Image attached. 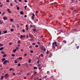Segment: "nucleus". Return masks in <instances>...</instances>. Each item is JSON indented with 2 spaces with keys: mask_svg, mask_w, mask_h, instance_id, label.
Returning a JSON list of instances; mask_svg holds the SVG:
<instances>
[{
  "mask_svg": "<svg viewBox=\"0 0 80 80\" xmlns=\"http://www.w3.org/2000/svg\"><path fill=\"white\" fill-rule=\"evenodd\" d=\"M63 42L64 43H67V41L65 40H63Z\"/></svg>",
  "mask_w": 80,
  "mask_h": 80,
  "instance_id": "obj_22",
  "label": "nucleus"
},
{
  "mask_svg": "<svg viewBox=\"0 0 80 80\" xmlns=\"http://www.w3.org/2000/svg\"><path fill=\"white\" fill-rule=\"evenodd\" d=\"M20 65H21V64L20 63H19L18 64V66L19 67V66H20Z\"/></svg>",
  "mask_w": 80,
  "mask_h": 80,
  "instance_id": "obj_33",
  "label": "nucleus"
},
{
  "mask_svg": "<svg viewBox=\"0 0 80 80\" xmlns=\"http://www.w3.org/2000/svg\"><path fill=\"white\" fill-rule=\"evenodd\" d=\"M36 14H38V11H36Z\"/></svg>",
  "mask_w": 80,
  "mask_h": 80,
  "instance_id": "obj_63",
  "label": "nucleus"
},
{
  "mask_svg": "<svg viewBox=\"0 0 80 80\" xmlns=\"http://www.w3.org/2000/svg\"><path fill=\"white\" fill-rule=\"evenodd\" d=\"M7 10H8V13H10V14H11L12 13L10 9L7 8Z\"/></svg>",
  "mask_w": 80,
  "mask_h": 80,
  "instance_id": "obj_7",
  "label": "nucleus"
},
{
  "mask_svg": "<svg viewBox=\"0 0 80 80\" xmlns=\"http://www.w3.org/2000/svg\"><path fill=\"white\" fill-rule=\"evenodd\" d=\"M3 6V4H1V5H0V8H2V6Z\"/></svg>",
  "mask_w": 80,
  "mask_h": 80,
  "instance_id": "obj_34",
  "label": "nucleus"
},
{
  "mask_svg": "<svg viewBox=\"0 0 80 80\" xmlns=\"http://www.w3.org/2000/svg\"><path fill=\"white\" fill-rule=\"evenodd\" d=\"M14 62H15V63H18V61H17V60H15V61H14Z\"/></svg>",
  "mask_w": 80,
  "mask_h": 80,
  "instance_id": "obj_24",
  "label": "nucleus"
},
{
  "mask_svg": "<svg viewBox=\"0 0 80 80\" xmlns=\"http://www.w3.org/2000/svg\"><path fill=\"white\" fill-rule=\"evenodd\" d=\"M24 2H25V3H27V2H28V1L27 0H25L24 1Z\"/></svg>",
  "mask_w": 80,
  "mask_h": 80,
  "instance_id": "obj_36",
  "label": "nucleus"
},
{
  "mask_svg": "<svg viewBox=\"0 0 80 80\" xmlns=\"http://www.w3.org/2000/svg\"><path fill=\"white\" fill-rule=\"evenodd\" d=\"M43 35H42V36H41V37L40 38H43Z\"/></svg>",
  "mask_w": 80,
  "mask_h": 80,
  "instance_id": "obj_54",
  "label": "nucleus"
},
{
  "mask_svg": "<svg viewBox=\"0 0 80 80\" xmlns=\"http://www.w3.org/2000/svg\"><path fill=\"white\" fill-rule=\"evenodd\" d=\"M41 49L42 51L43 50V51L44 52H45L46 51V49L45 47H41Z\"/></svg>",
  "mask_w": 80,
  "mask_h": 80,
  "instance_id": "obj_2",
  "label": "nucleus"
},
{
  "mask_svg": "<svg viewBox=\"0 0 80 80\" xmlns=\"http://www.w3.org/2000/svg\"><path fill=\"white\" fill-rule=\"evenodd\" d=\"M27 53H25L24 54V56H27Z\"/></svg>",
  "mask_w": 80,
  "mask_h": 80,
  "instance_id": "obj_53",
  "label": "nucleus"
},
{
  "mask_svg": "<svg viewBox=\"0 0 80 80\" xmlns=\"http://www.w3.org/2000/svg\"><path fill=\"white\" fill-rule=\"evenodd\" d=\"M40 62V61L39 60H38L37 61V64H38Z\"/></svg>",
  "mask_w": 80,
  "mask_h": 80,
  "instance_id": "obj_47",
  "label": "nucleus"
},
{
  "mask_svg": "<svg viewBox=\"0 0 80 80\" xmlns=\"http://www.w3.org/2000/svg\"><path fill=\"white\" fill-rule=\"evenodd\" d=\"M10 31L11 32H13L14 31V29H11Z\"/></svg>",
  "mask_w": 80,
  "mask_h": 80,
  "instance_id": "obj_41",
  "label": "nucleus"
},
{
  "mask_svg": "<svg viewBox=\"0 0 80 80\" xmlns=\"http://www.w3.org/2000/svg\"><path fill=\"white\" fill-rule=\"evenodd\" d=\"M27 6H25V7H24V8H25V9H26V8H27Z\"/></svg>",
  "mask_w": 80,
  "mask_h": 80,
  "instance_id": "obj_39",
  "label": "nucleus"
},
{
  "mask_svg": "<svg viewBox=\"0 0 80 80\" xmlns=\"http://www.w3.org/2000/svg\"><path fill=\"white\" fill-rule=\"evenodd\" d=\"M12 42H10L9 43V45H12Z\"/></svg>",
  "mask_w": 80,
  "mask_h": 80,
  "instance_id": "obj_50",
  "label": "nucleus"
},
{
  "mask_svg": "<svg viewBox=\"0 0 80 80\" xmlns=\"http://www.w3.org/2000/svg\"><path fill=\"white\" fill-rule=\"evenodd\" d=\"M11 56L12 57H15V54H12Z\"/></svg>",
  "mask_w": 80,
  "mask_h": 80,
  "instance_id": "obj_32",
  "label": "nucleus"
},
{
  "mask_svg": "<svg viewBox=\"0 0 80 80\" xmlns=\"http://www.w3.org/2000/svg\"><path fill=\"white\" fill-rule=\"evenodd\" d=\"M29 37L31 38V37L32 36V34H29Z\"/></svg>",
  "mask_w": 80,
  "mask_h": 80,
  "instance_id": "obj_37",
  "label": "nucleus"
},
{
  "mask_svg": "<svg viewBox=\"0 0 80 80\" xmlns=\"http://www.w3.org/2000/svg\"><path fill=\"white\" fill-rule=\"evenodd\" d=\"M24 17L25 18H26L27 17V15H25Z\"/></svg>",
  "mask_w": 80,
  "mask_h": 80,
  "instance_id": "obj_59",
  "label": "nucleus"
},
{
  "mask_svg": "<svg viewBox=\"0 0 80 80\" xmlns=\"http://www.w3.org/2000/svg\"><path fill=\"white\" fill-rule=\"evenodd\" d=\"M4 49V47H2L1 48H0V51H2V50L3 49Z\"/></svg>",
  "mask_w": 80,
  "mask_h": 80,
  "instance_id": "obj_13",
  "label": "nucleus"
},
{
  "mask_svg": "<svg viewBox=\"0 0 80 80\" xmlns=\"http://www.w3.org/2000/svg\"><path fill=\"white\" fill-rule=\"evenodd\" d=\"M20 42H21V40H19L18 41V44H20Z\"/></svg>",
  "mask_w": 80,
  "mask_h": 80,
  "instance_id": "obj_23",
  "label": "nucleus"
},
{
  "mask_svg": "<svg viewBox=\"0 0 80 80\" xmlns=\"http://www.w3.org/2000/svg\"><path fill=\"white\" fill-rule=\"evenodd\" d=\"M10 21H12V22H13V19L12 18H11L10 19Z\"/></svg>",
  "mask_w": 80,
  "mask_h": 80,
  "instance_id": "obj_27",
  "label": "nucleus"
},
{
  "mask_svg": "<svg viewBox=\"0 0 80 80\" xmlns=\"http://www.w3.org/2000/svg\"><path fill=\"white\" fill-rule=\"evenodd\" d=\"M3 20H6L8 19V18L6 17H3Z\"/></svg>",
  "mask_w": 80,
  "mask_h": 80,
  "instance_id": "obj_8",
  "label": "nucleus"
},
{
  "mask_svg": "<svg viewBox=\"0 0 80 80\" xmlns=\"http://www.w3.org/2000/svg\"><path fill=\"white\" fill-rule=\"evenodd\" d=\"M41 57H44V55L42 53L41 54Z\"/></svg>",
  "mask_w": 80,
  "mask_h": 80,
  "instance_id": "obj_29",
  "label": "nucleus"
},
{
  "mask_svg": "<svg viewBox=\"0 0 80 80\" xmlns=\"http://www.w3.org/2000/svg\"><path fill=\"white\" fill-rule=\"evenodd\" d=\"M30 52L32 53H33V51L32 50H31L30 51Z\"/></svg>",
  "mask_w": 80,
  "mask_h": 80,
  "instance_id": "obj_49",
  "label": "nucleus"
},
{
  "mask_svg": "<svg viewBox=\"0 0 80 80\" xmlns=\"http://www.w3.org/2000/svg\"><path fill=\"white\" fill-rule=\"evenodd\" d=\"M7 62L8 63H9V61L6 60H5L3 62V64L5 65H6L7 64Z\"/></svg>",
  "mask_w": 80,
  "mask_h": 80,
  "instance_id": "obj_3",
  "label": "nucleus"
},
{
  "mask_svg": "<svg viewBox=\"0 0 80 80\" xmlns=\"http://www.w3.org/2000/svg\"><path fill=\"white\" fill-rule=\"evenodd\" d=\"M35 47H36V48H38V45H35Z\"/></svg>",
  "mask_w": 80,
  "mask_h": 80,
  "instance_id": "obj_40",
  "label": "nucleus"
},
{
  "mask_svg": "<svg viewBox=\"0 0 80 80\" xmlns=\"http://www.w3.org/2000/svg\"><path fill=\"white\" fill-rule=\"evenodd\" d=\"M38 44H40V42H38Z\"/></svg>",
  "mask_w": 80,
  "mask_h": 80,
  "instance_id": "obj_60",
  "label": "nucleus"
},
{
  "mask_svg": "<svg viewBox=\"0 0 80 80\" xmlns=\"http://www.w3.org/2000/svg\"><path fill=\"white\" fill-rule=\"evenodd\" d=\"M5 52L4 51H2V53L3 54H5Z\"/></svg>",
  "mask_w": 80,
  "mask_h": 80,
  "instance_id": "obj_42",
  "label": "nucleus"
},
{
  "mask_svg": "<svg viewBox=\"0 0 80 80\" xmlns=\"http://www.w3.org/2000/svg\"><path fill=\"white\" fill-rule=\"evenodd\" d=\"M4 77V76H1V80L3 79Z\"/></svg>",
  "mask_w": 80,
  "mask_h": 80,
  "instance_id": "obj_20",
  "label": "nucleus"
},
{
  "mask_svg": "<svg viewBox=\"0 0 80 80\" xmlns=\"http://www.w3.org/2000/svg\"><path fill=\"white\" fill-rule=\"evenodd\" d=\"M37 72H34V73L35 74H37Z\"/></svg>",
  "mask_w": 80,
  "mask_h": 80,
  "instance_id": "obj_57",
  "label": "nucleus"
},
{
  "mask_svg": "<svg viewBox=\"0 0 80 80\" xmlns=\"http://www.w3.org/2000/svg\"><path fill=\"white\" fill-rule=\"evenodd\" d=\"M12 28H15V27L14 26V25L13 24H12Z\"/></svg>",
  "mask_w": 80,
  "mask_h": 80,
  "instance_id": "obj_28",
  "label": "nucleus"
},
{
  "mask_svg": "<svg viewBox=\"0 0 80 80\" xmlns=\"http://www.w3.org/2000/svg\"><path fill=\"white\" fill-rule=\"evenodd\" d=\"M6 2H9V1L8 0H6Z\"/></svg>",
  "mask_w": 80,
  "mask_h": 80,
  "instance_id": "obj_56",
  "label": "nucleus"
},
{
  "mask_svg": "<svg viewBox=\"0 0 80 80\" xmlns=\"http://www.w3.org/2000/svg\"><path fill=\"white\" fill-rule=\"evenodd\" d=\"M18 59L20 60H22V57H19L18 58Z\"/></svg>",
  "mask_w": 80,
  "mask_h": 80,
  "instance_id": "obj_15",
  "label": "nucleus"
},
{
  "mask_svg": "<svg viewBox=\"0 0 80 80\" xmlns=\"http://www.w3.org/2000/svg\"><path fill=\"white\" fill-rule=\"evenodd\" d=\"M17 49H15L13 50V52H15L17 51Z\"/></svg>",
  "mask_w": 80,
  "mask_h": 80,
  "instance_id": "obj_16",
  "label": "nucleus"
},
{
  "mask_svg": "<svg viewBox=\"0 0 80 80\" xmlns=\"http://www.w3.org/2000/svg\"><path fill=\"white\" fill-rule=\"evenodd\" d=\"M3 23V22H2V20H0V24H2Z\"/></svg>",
  "mask_w": 80,
  "mask_h": 80,
  "instance_id": "obj_31",
  "label": "nucleus"
},
{
  "mask_svg": "<svg viewBox=\"0 0 80 80\" xmlns=\"http://www.w3.org/2000/svg\"><path fill=\"white\" fill-rule=\"evenodd\" d=\"M47 77L46 76H44V77H43V79H46V78Z\"/></svg>",
  "mask_w": 80,
  "mask_h": 80,
  "instance_id": "obj_46",
  "label": "nucleus"
},
{
  "mask_svg": "<svg viewBox=\"0 0 80 80\" xmlns=\"http://www.w3.org/2000/svg\"><path fill=\"white\" fill-rule=\"evenodd\" d=\"M32 30H33V32H35L36 31V28H34V29H32Z\"/></svg>",
  "mask_w": 80,
  "mask_h": 80,
  "instance_id": "obj_10",
  "label": "nucleus"
},
{
  "mask_svg": "<svg viewBox=\"0 0 80 80\" xmlns=\"http://www.w3.org/2000/svg\"><path fill=\"white\" fill-rule=\"evenodd\" d=\"M30 28H35V25H30Z\"/></svg>",
  "mask_w": 80,
  "mask_h": 80,
  "instance_id": "obj_6",
  "label": "nucleus"
},
{
  "mask_svg": "<svg viewBox=\"0 0 80 80\" xmlns=\"http://www.w3.org/2000/svg\"><path fill=\"white\" fill-rule=\"evenodd\" d=\"M33 47V46L32 45H31V46L29 47V48H30V49H32V48Z\"/></svg>",
  "mask_w": 80,
  "mask_h": 80,
  "instance_id": "obj_25",
  "label": "nucleus"
},
{
  "mask_svg": "<svg viewBox=\"0 0 80 80\" xmlns=\"http://www.w3.org/2000/svg\"><path fill=\"white\" fill-rule=\"evenodd\" d=\"M23 38V36L22 35H21L20 36V38H21L22 39Z\"/></svg>",
  "mask_w": 80,
  "mask_h": 80,
  "instance_id": "obj_26",
  "label": "nucleus"
},
{
  "mask_svg": "<svg viewBox=\"0 0 80 80\" xmlns=\"http://www.w3.org/2000/svg\"><path fill=\"white\" fill-rule=\"evenodd\" d=\"M8 74H5L4 76V78H5L7 79V78H8Z\"/></svg>",
  "mask_w": 80,
  "mask_h": 80,
  "instance_id": "obj_4",
  "label": "nucleus"
},
{
  "mask_svg": "<svg viewBox=\"0 0 80 80\" xmlns=\"http://www.w3.org/2000/svg\"><path fill=\"white\" fill-rule=\"evenodd\" d=\"M24 79H27L26 77H24Z\"/></svg>",
  "mask_w": 80,
  "mask_h": 80,
  "instance_id": "obj_61",
  "label": "nucleus"
},
{
  "mask_svg": "<svg viewBox=\"0 0 80 80\" xmlns=\"http://www.w3.org/2000/svg\"><path fill=\"white\" fill-rule=\"evenodd\" d=\"M7 55L6 54H4L3 56V57H7Z\"/></svg>",
  "mask_w": 80,
  "mask_h": 80,
  "instance_id": "obj_18",
  "label": "nucleus"
},
{
  "mask_svg": "<svg viewBox=\"0 0 80 80\" xmlns=\"http://www.w3.org/2000/svg\"><path fill=\"white\" fill-rule=\"evenodd\" d=\"M5 13V12H3V13H2L1 15L2 16H3L4 15Z\"/></svg>",
  "mask_w": 80,
  "mask_h": 80,
  "instance_id": "obj_21",
  "label": "nucleus"
},
{
  "mask_svg": "<svg viewBox=\"0 0 80 80\" xmlns=\"http://www.w3.org/2000/svg\"><path fill=\"white\" fill-rule=\"evenodd\" d=\"M6 60V58H3L2 59V62H4V61Z\"/></svg>",
  "mask_w": 80,
  "mask_h": 80,
  "instance_id": "obj_11",
  "label": "nucleus"
},
{
  "mask_svg": "<svg viewBox=\"0 0 80 80\" xmlns=\"http://www.w3.org/2000/svg\"><path fill=\"white\" fill-rule=\"evenodd\" d=\"M22 32H25V30L24 29H23L22 30Z\"/></svg>",
  "mask_w": 80,
  "mask_h": 80,
  "instance_id": "obj_30",
  "label": "nucleus"
},
{
  "mask_svg": "<svg viewBox=\"0 0 80 80\" xmlns=\"http://www.w3.org/2000/svg\"><path fill=\"white\" fill-rule=\"evenodd\" d=\"M28 62H29V63H31V60H29L28 61Z\"/></svg>",
  "mask_w": 80,
  "mask_h": 80,
  "instance_id": "obj_58",
  "label": "nucleus"
},
{
  "mask_svg": "<svg viewBox=\"0 0 80 80\" xmlns=\"http://www.w3.org/2000/svg\"><path fill=\"white\" fill-rule=\"evenodd\" d=\"M3 33L4 34L7 33V30H5L3 31Z\"/></svg>",
  "mask_w": 80,
  "mask_h": 80,
  "instance_id": "obj_17",
  "label": "nucleus"
},
{
  "mask_svg": "<svg viewBox=\"0 0 80 80\" xmlns=\"http://www.w3.org/2000/svg\"><path fill=\"white\" fill-rule=\"evenodd\" d=\"M21 52H22V51H23V49H21Z\"/></svg>",
  "mask_w": 80,
  "mask_h": 80,
  "instance_id": "obj_64",
  "label": "nucleus"
},
{
  "mask_svg": "<svg viewBox=\"0 0 80 80\" xmlns=\"http://www.w3.org/2000/svg\"><path fill=\"white\" fill-rule=\"evenodd\" d=\"M4 45L2 43H0V47H3V46Z\"/></svg>",
  "mask_w": 80,
  "mask_h": 80,
  "instance_id": "obj_19",
  "label": "nucleus"
},
{
  "mask_svg": "<svg viewBox=\"0 0 80 80\" xmlns=\"http://www.w3.org/2000/svg\"><path fill=\"white\" fill-rule=\"evenodd\" d=\"M47 73L48 74H49L50 73V72L49 71H48L47 72Z\"/></svg>",
  "mask_w": 80,
  "mask_h": 80,
  "instance_id": "obj_43",
  "label": "nucleus"
},
{
  "mask_svg": "<svg viewBox=\"0 0 80 80\" xmlns=\"http://www.w3.org/2000/svg\"><path fill=\"white\" fill-rule=\"evenodd\" d=\"M14 1L16 2V3H17V0H14Z\"/></svg>",
  "mask_w": 80,
  "mask_h": 80,
  "instance_id": "obj_52",
  "label": "nucleus"
},
{
  "mask_svg": "<svg viewBox=\"0 0 80 80\" xmlns=\"http://www.w3.org/2000/svg\"><path fill=\"white\" fill-rule=\"evenodd\" d=\"M26 38L27 39L28 38V34H27V36Z\"/></svg>",
  "mask_w": 80,
  "mask_h": 80,
  "instance_id": "obj_51",
  "label": "nucleus"
},
{
  "mask_svg": "<svg viewBox=\"0 0 80 80\" xmlns=\"http://www.w3.org/2000/svg\"><path fill=\"white\" fill-rule=\"evenodd\" d=\"M52 55V53L50 52V54H49V58H51Z\"/></svg>",
  "mask_w": 80,
  "mask_h": 80,
  "instance_id": "obj_9",
  "label": "nucleus"
},
{
  "mask_svg": "<svg viewBox=\"0 0 80 80\" xmlns=\"http://www.w3.org/2000/svg\"><path fill=\"white\" fill-rule=\"evenodd\" d=\"M20 14L21 15H23V11H21L20 12Z\"/></svg>",
  "mask_w": 80,
  "mask_h": 80,
  "instance_id": "obj_14",
  "label": "nucleus"
},
{
  "mask_svg": "<svg viewBox=\"0 0 80 80\" xmlns=\"http://www.w3.org/2000/svg\"><path fill=\"white\" fill-rule=\"evenodd\" d=\"M37 68H37V67H34V69H37Z\"/></svg>",
  "mask_w": 80,
  "mask_h": 80,
  "instance_id": "obj_35",
  "label": "nucleus"
},
{
  "mask_svg": "<svg viewBox=\"0 0 80 80\" xmlns=\"http://www.w3.org/2000/svg\"><path fill=\"white\" fill-rule=\"evenodd\" d=\"M36 44V43H35L33 42L32 43V45H34Z\"/></svg>",
  "mask_w": 80,
  "mask_h": 80,
  "instance_id": "obj_45",
  "label": "nucleus"
},
{
  "mask_svg": "<svg viewBox=\"0 0 80 80\" xmlns=\"http://www.w3.org/2000/svg\"><path fill=\"white\" fill-rule=\"evenodd\" d=\"M13 6L12 4V3H11V4H10V6Z\"/></svg>",
  "mask_w": 80,
  "mask_h": 80,
  "instance_id": "obj_62",
  "label": "nucleus"
},
{
  "mask_svg": "<svg viewBox=\"0 0 80 80\" xmlns=\"http://www.w3.org/2000/svg\"><path fill=\"white\" fill-rule=\"evenodd\" d=\"M13 70V69L12 68H10L9 69V71H12Z\"/></svg>",
  "mask_w": 80,
  "mask_h": 80,
  "instance_id": "obj_44",
  "label": "nucleus"
},
{
  "mask_svg": "<svg viewBox=\"0 0 80 80\" xmlns=\"http://www.w3.org/2000/svg\"><path fill=\"white\" fill-rule=\"evenodd\" d=\"M79 25V22H77L75 24L76 26H78Z\"/></svg>",
  "mask_w": 80,
  "mask_h": 80,
  "instance_id": "obj_12",
  "label": "nucleus"
},
{
  "mask_svg": "<svg viewBox=\"0 0 80 80\" xmlns=\"http://www.w3.org/2000/svg\"><path fill=\"white\" fill-rule=\"evenodd\" d=\"M28 25H26V27L27 28H28Z\"/></svg>",
  "mask_w": 80,
  "mask_h": 80,
  "instance_id": "obj_55",
  "label": "nucleus"
},
{
  "mask_svg": "<svg viewBox=\"0 0 80 80\" xmlns=\"http://www.w3.org/2000/svg\"><path fill=\"white\" fill-rule=\"evenodd\" d=\"M46 53H47V54H48L49 53V51H47V52Z\"/></svg>",
  "mask_w": 80,
  "mask_h": 80,
  "instance_id": "obj_48",
  "label": "nucleus"
},
{
  "mask_svg": "<svg viewBox=\"0 0 80 80\" xmlns=\"http://www.w3.org/2000/svg\"><path fill=\"white\" fill-rule=\"evenodd\" d=\"M19 9H20V8H19V7H17V10H19Z\"/></svg>",
  "mask_w": 80,
  "mask_h": 80,
  "instance_id": "obj_38",
  "label": "nucleus"
},
{
  "mask_svg": "<svg viewBox=\"0 0 80 80\" xmlns=\"http://www.w3.org/2000/svg\"><path fill=\"white\" fill-rule=\"evenodd\" d=\"M35 16V15L34 13H32V16L31 17V18L32 20H33L34 19V17Z\"/></svg>",
  "mask_w": 80,
  "mask_h": 80,
  "instance_id": "obj_5",
  "label": "nucleus"
},
{
  "mask_svg": "<svg viewBox=\"0 0 80 80\" xmlns=\"http://www.w3.org/2000/svg\"><path fill=\"white\" fill-rule=\"evenodd\" d=\"M57 42H53L52 43V48L55 49L56 48L55 46L56 47H58V45L57 44Z\"/></svg>",
  "mask_w": 80,
  "mask_h": 80,
  "instance_id": "obj_1",
  "label": "nucleus"
}]
</instances>
